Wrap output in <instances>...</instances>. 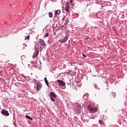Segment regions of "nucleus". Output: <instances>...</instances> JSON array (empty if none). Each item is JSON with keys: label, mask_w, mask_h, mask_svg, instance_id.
<instances>
[{"label": "nucleus", "mask_w": 127, "mask_h": 127, "mask_svg": "<svg viewBox=\"0 0 127 127\" xmlns=\"http://www.w3.org/2000/svg\"><path fill=\"white\" fill-rule=\"evenodd\" d=\"M87 109L91 114H95L98 112V108L92 107L91 105H88Z\"/></svg>", "instance_id": "f257e3e1"}, {"label": "nucleus", "mask_w": 127, "mask_h": 127, "mask_svg": "<svg viewBox=\"0 0 127 127\" xmlns=\"http://www.w3.org/2000/svg\"><path fill=\"white\" fill-rule=\"evenodd\" d=\"M38 46L40 48H42V49L45 48V47H46V45L45 44V42H44V40L42 39H39Z\"/></svg>", "instance_id": "f03ea898"}, {"label": "nucleus", "mask_w": 127, "mask_h": 127, "mask_svg": "<svg viewBox=\"0 0 127 127\" xmlns=\"http://www.w3.org/2000/svg\"><path fill=\"white\" fill-rule=\"evenodd\" d=\"M38 54H39V49H38V47L36 46L35 47V52L34 53L33 58L37 57L38 56Z\"/></svg>", "instance_id": "7ed1b4c3"}, {"label": "nucleus", "mask_w": 127, "mask_h": 127, "mask_svg": "<svg viewBox=\"0 0 127 127\" xmlns=\"http://www.w3.org/2000/svg\"><path fill=\"white\" fill-rule=\"evenodd\" d=\"M1 113L3 116H5L6 117H8V116H9V113H8V111L4 109L2 110Z\"/></svg>", "instance_id": "20e7f679"}, {"label": "nucleus", "mask_w": 127, "mask_h": 127, "mask_svg": "<svg viewBox=\"0 0 127 127\" xmlns=\"http://www.w3.org/2000/svg\"><path fill=\"white\" fill-rule=\"evenodd\" d=\"M36 91H40L41 90V88H42V84L41 83H37L36 84Z\"/></svg>", "instance_id": "39448f33"}, {"label": "nucleus", "mask_w": 127, "mask_h": 127, "mask_svg": "<svg viewBox=\"0 0 127 127\" xmlns=\"http://www.w3.org/2000/svg\"><path fill=\"white\" fill-rule=\"evenodd\" d=\"M57 82L59 83V85H60V86H65V85L66 84L65 82L63 81V80H61L60 79H58L57 80Z\"/></svg>", "instance_id": "423d86ee"}, {"label": "nucleus", "mask_w": 127, "mask_h": 127, "mask_svg": "<svg viewBox=\"0 0 127 127\" xmlns=\"http://www.w3.org/2000/svg\"><path fill=\"white\" fill-rule=\"evenodd\" d=\"M60 13H61L60 9L55 10V16H58Z\"/></svg>", "instance_id": "0eeeda50"}, {"label": "nucleus", "mask_w": 127, "mask_h": 127, "mask_svg": "<svg viewBox=\"0 0 127 127\" xmlns=\"http://www.w3.org/2000/svg\"><path fill=\"white\" fill-rule=\"evenodd\" d=\"M50 97H53V98H57V95H56V94H55V93H54V92H51L50 93Z\"/></svg>", "instance_id": "6e6552de"}, {"label": "nucleus", "mask_w": 127, "mask_h": 127, "mask_svg": "<svg viewBox=\"0 0 127 127\" xmlns=\"http://www.w3.org/2000/svg\"><path fill=\"white\" fill-rule=\"evenodd\" d=\"M68 38H69V36L68 35H66L64 38V41L66 42L67 40H68Z\"/></svg>", "instance_id": "1a4fd4ad"}, {"label": "nucleus", "mask_w": 127, "mask_h": 127, "mask_svg": "<svg viewBox=\"0 0 127 127\" xmlns=\"http://www.w3.org/2000/svg\"><path fill=\"white\" fill-rule=\"evenodd\" d=\"M70 10V6H66L65 8V10L66 11V12L69 13V10Z\"/></svg>", "instance_id": "9d476101"}, {"label": "nucleus", "mask_w": 127, "mask_h": 127, "mask_svg": "<svg viewBox=\"0 0 127 127\" xmlns=\"http://www.w3.org/2000/svg\"><path fill=\"white\" fill-rule=\"evenodd\" d=\"M116 94H115V93H112L110 95V97L111 98H116Z\"/></svg>", "instance_id": "9b49d317"}, {"label": "nucleus", "mask_w": 127, "mask_h": 127, "mask_svg": "<svg viewBox=\"0 0 127 127\" xmlns=\"http://www.w3.org/2000/svg\"><path fill=\"white\" fill-rule=\"evenodd\" d=\"M44 80H45V83H46L47 86H48H48H48V83H49V82H48V80H47V78L45 77V78H44Z\"/></svg>", "instance_id": "f8f14e48"}, {"label": "nucleus", "mask_w": 127, "mask_h": 127, "mask_svg": "<svg viewBox=\"0 0 127 127\" xmlns=\"http://www.w3.org/2000/svg\"><path fill=\"white\" fill-rule=\"evenodd\" d=\"M99 124H100V125H105V122H104V121H103V120H99Z\"/></svg>", "instance_id": "ddd939ff"}, {"label": "nucleus", "mask_w": 127, "mask_h": 127, "mask_svg": "<svg viewBox=\"0 0 127 127\" xmlns=\"http://www.w3.org/2000/svg\"><path fill=\"white\" fill-rule=\"evenodd\" d=\"M49 17H53V13L52 12H50L49 13Z\"/></svg>", "instance_id": "4468645a"}, {"label": "nucleus", "mask_w": 127, "mask_h": 127, "mask_svg": "<svg viewBox=\"0 0 127 127\" xmlns=\"http://www.w3.org/2000/svg\"><path fill=\"white\" fill-rule=\"evenodd\" d=\"M26 119H28L29 120H30V121H32L33 120L31 117L28 116V115H26Z\"/></svg>", "instance_id": "2eb2a0df"}, {"label": "nucleus", "mask_w": 127, "mask_h": 127, "mask_svg": "<svg viewBox=\"0 0 127 127\" xmlns=\"http://www.w3.org/2000/svg\"><path fill=\"white\" fill-rule=\"evenodd\" d=\"M49 36V33H47L45 34L44 38H45L46 37H48Z\"/></svg>", "instance_id": "dca6fc26"}, {"label": "nucleus", "mask_w": 127, "mask_h": 127, "mask_svg": "<svg viewBox=\"0 0 127 127\" xmlns=\"http://www.w3.org/2000/svg\"><path fill=\"white\" fill-rule=\"evenodd\" d=\"M29 38H30V36H27V37L25 38V40H26V39H27V40H28V41H29Z\"/></svg>", "instance_id": "f3484780"}, {"label": "nucleus", "mask_w": 127, "mask_h": 127, "mask_svg": "<svg viewBox=\"0 0 127 127\" xmlns=\"http://www.w3.org/2000/svg\"><path fill=\"white\" fill-rule=\"evenodd\" d=\"M66 6H70V2H66Z\"/></svg>", "instance_id": "a211bd4d"}, {"label": "nucleus", "mask_w": 127, "mask_h": 127, "mask_svg": "<svg viewBox=\"0 0 127 127\" xmlns=\"http://www.w3.org/2000/svg\"><path fill=\"white\" fill-rule=\"evenodd\" d=\"M50 99L52 102H55V99L53 98L52 97H51Z\"/></svg>", "instance_id": "6ab92c4d"}, {"label": "nucleus", "mask_w": 127, "mask_h": 127, "mask_svg": "<svg viewBox=\"0 0 127 127\" xmlns=\"http://www.w3.org/2000/svg\"><path fill=\"white\" fill-rule=\"evenodd\" d=\"M78 107H79V104H76V106H75L76 110H78V109H79V108H78Z\"/></svg>", "instance_id": "aec40b11"}, {"label": "nucleus", "mask_w": 127, "mask_h": 127, "mask_svg": "<svg viewBox=\"0 0 127 127\" xmlns=\"http://www.w3.org/2000/svg\"><path fill=\"white\" fill-rule=\"evenodd\" d=\"M61 43H65V42L64 41V40H60Z\"/></svg>", "instance_id": "412c9836"}, {"label": "nucleus", "mask_w": 127, "mask_h": 127, "mask_svg": "<svg viewBox=\"0 0 127 127\" xmlns=\"http://www.w3.org/2000/svg\"><path fill=\"white\" fill-rule=\"evenodd\" d=\"M70 3H71V4H72V3H73V2H74V0H70Z\"/></svg>", "instance_id": "4be33fe9"}, {"label": "nucleus", "mask_w": 127, "mask_h": 127, "mask_svg": "<svg viewBox=\"0 0 127 127\" xmlns=\"http://www.w3.org/2000/svg\"><path fill=\"white\" fill-rule=\"evenodd\" d=\"M82 56H83V57H84V58H86V56L84 54H83Z\"/></svg>", "instance_id": "5701e85b"}, {"label": "nucleus", "mask_w": 127, "mask_h": 127, "mask_svg": "<svg viewBox=\"0 0 127 127\" xmlns=\"http://www.w3.org/2000/svg\"><path fill=\"white\" fill-rule=\"evenodd\" d=\"M11 5H12L11 4H9V6H11Z\"/></svg>", "instance_id": "b1692460"}, {"label": "nucleus", "mask_w": 127, "mask_h": 127, "mask_svg": "<svg viewBox=\"0 0 127 127\" xmlns=\"http://www.w3.org/2000/svg\"><path fill=\"white\" fill-rule=\"evenodd\" d=\"M23 45H25V44H23Z\"/></svg>", "instance_id": "393cba45"}, {"label": "nucleus", "mask_w": 127, "mask_h": 127, "mask_svg": "<svg viewBox=\"0 0 127 127\" xmlns=\"http://www.w3.org/2000/svg\"><path fill=\"white\" fill-rule=\"evenodd\" d=\"M92 119H94V118H92Z\"/></svg>", "instance_id": "a878e982"}]
</instances>
